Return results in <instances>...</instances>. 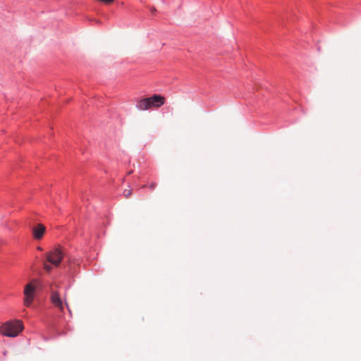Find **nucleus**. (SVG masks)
Segmentation results:
<instances>
[{
  "instance_id": "obj_1",
  "label": "nucleus",
  "mask_w": 361,
  "mask_h": 361,
  "mask_svg": "<svg viewBox=\"0 0 361 361\" xmlns=\"http://www.w3.org/2000/svg\"><path fill=\"white\" fill-rule=\"evenodd\" d=\"M42 282L37 279H33L27 283L23 290V305L27 307H31L37 293L42 290Z\"/></svg>"
},
{
  "instance_id": "obj_2",
  "label": "nucleus",
  "mask_w": 361,
  "mask_h": 361,
  "mask_svg": "<svg viewBox=\"0 0 361 361\" xmlns=\"http://www.w3.org/2000/svg\"><path fill=\"white\" fill-rule=\"evenodd\" d=\"M64 255L65 254L61 246L56 245L51 247L49 251L47 252V272L54 268L59 267Z\"/></svg>"
},
{
  "instance_id": "obj_3",
  "label": "nucleus",
  "mask_w": 361,
  "mask_h": 361,
  "mask_svg": "<svg viewBox=\"0 0 361 361\" xmlns=\"http://www.w3.org/2000/svg\"><path fill=\"white\" fill-rule=\"evenodd\" d=\"M23 330L20 320L8 321L0 326V333L8 337H16Z\"/></svg>"
},
{
  "instance_id": "obj_4",
  "label": "nucleus",
  "mask_w": 361,
  "mask_h": 361,
  "mask_svg": "<svg viewBox=\"0 0 361 361\" xmlns=\"http://www.w3.org/2000/svg\"><path fill=\"white\" fill-rule=\"evenodd\" d=\"M148 99L150 102V108H159L166 102V99L164 97L159 94H154L151 97H148Z\"/></svg>"
},
{
  "instance_id": "obj_5",
  "label": "nucleus",
  "mask_w": 361,
  "mask_h": 361,
  "mask_svg": "<svg viewBox=\"0 0 361 361\" xmlns=\"http://www.w3.org/2000/svg\"><path fill=\"white\" fill-rule=\"evenodd\" d=\"M44 233L45 227L42 224H38L36 226L32 228V235L35 240L42 239Z\"/></svg>"
},
{
  "instance_id": "obj_6",
  "label": "nucleus",
  "mask_w": 361,
  "mask_h": 361,
  "mask_svg": "<svg viewBox=\"0 0 361 361\" xmlns=\"http://www.w3.org/2000/svg\"><path fill=\"white\" fill-rule=\"evenodd\" d=\"M50 300H51V302H52V304L55 307H56L59 310L63 309V302L61 299V297H60L59 294L56 291H54L53 289H51V294L50 296Z\"/></svg>"
},
{
  "instance_id": "obj_7",
  "label": "nucleus",
  "mask_w": 361,
  "mask_h": 361,
  "mask_svg": "<svg viewBox=\"0 0 361 361\" xmlns=\"http://www.w3.org/2000/svg\"><path fill=\"white\" fill-rule=\"evenodd\" d=\"M137 109L141 111L148 110L150 108V102L148 98L140 99L136 104Z\"/></svg>"
},
{
  "instance_id": "obj_8",
  "label": "nucleus",
  "mask_w": 361,
  "mask_h": 361,
  "mask_svg": "<svg viewBox=\"0 0 361 361\" xmlns=\"http://www.w3.org/2000/svg\"><path fill=\"white\" fill-rule=\"evenodd\" d=\"M131 190L130 189H126L124 191H123V195L126 197V198H128L130 195H131Z\"/></svg>"
},
{
  "instance_id": "obj_9",
  "label": "nucleus",
  "mask_w": 361,
  "mask_h": 361,
  "mask_svg": "<svg viewBox=\"0 0 361 361\" xmlns=\"http://www.w3.org/2000/svg\"><path fill=\"white\" fill-rule=\"evenodd\" d=\"M155 187H156V183H151V184L149 185V188H150L151 190H153Z\"/></svg>"
},
{
  "instance_id": "obj_10",
  "label": "nucleus",
  "mask_w": 361,
  "mask_h": 361,
  "mask_svg": "<svg viewBox=\"0 0 361 361\" xmlns=\"http://www.w3.org/2000/svg\"><path fill=\"white\" fill-rule=\"evenodd\" d=\"M37 250H40V251H42V250H43V248H42V247H40V246H38V247H37Z\"/></svg>"
}]
</instances>
